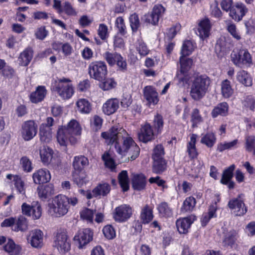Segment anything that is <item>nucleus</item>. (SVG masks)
Listing matches in <instances>:
<instances>
[{
    "label": "nucleus",
    "mask_w": 255,
    "mask_h": 255,
    "mask_svg": "<svg viewBox=\"0 0 255 255\" xmlns=\"http://www.w3.org/2000/svg\"><path fill=\"white\" fill-rule=\"evenodd\" d=\"M101 136L108 144L115 143L117 151L122 157H126L125 161L129 159L133 160L139 155L140 148L120 126L113 127L108 131L102 132Z\"/></svg>",
    "instance_id": "f257e3e1"
},
{
    "label": "nucleus",
    "mask_w": 255,
    "mask_h": 255,
    "mask_svg": "<svg viewBox=\"0 0 255 255\" xmlns=\"http://www.w3.org/2000/svg\"><path fill=\"white\" fill-rule=\"evenodd\" d=\"M81 133V128L79 124L75 120H71L67 126H60L57 131L56 138L61 146H66L68 141L72 144L77 142L75 135H79Z\"/></svg>",
    "instance_id": "f03ea898"
},
{
    "label": "nucleus",
    "mask_w": 255,
    "mask_h": 255,
    "mask_svg": "<svg viewBox=\"0 0 255 255\" xmlns=\"http://www.w3.org/2000/svg\"><path fill=\"white\" fill-rule=\"evenodd\" d=\"M190 95L195 101L202 99L208 91L210 84V79L206 75L194 74L191 78Z\"/></svg>",
    "instance_id": "7ed1b4c3"
},
{
    "label": "nucleus",
    "mask_w": 255,
    "mask_h": 255,
    "mask_svg": "<svg viewBox=\"0 0 255 255\" xmlns=\"http://www.w3.org/2000/svg\"><path fill=\"white\" fill-rule=\"evenodd\" d=\"M69 207L67 196L60 194L56 196L48 204V212L53 217H61L68 213Z\"/></svg>",
    "instance_id": "20e7f679"
},
{
    "label": "nucleus",
    "mask_w": 255,
    "mask_h": 255,
    "mask_svg": "<svg viewBox=\"0 0 255 255\" xmlns=\"http://www.w3.org/2000/svg\"><path fill=\"white\" fill-rule=\"evenodd\" d=\"M53 90L64 100L70 99L74 93V89L71 80L62 77L55 81Z\"/></svg>",
    "instance_id": "39448f33"
},
{
    "label": "nucleus",
    "mask_w": 255,
    "mask_h": 255,
    "mask_svg": "<svg viewBox=\"0 0 255 255\" xmlns=\"http://www.w3.org/2000/svg\"><path fill=\"white\" fill-rule=\"evenodd\" d=\"M54 248L59 254L65 255L71 250V241L66 233L64 231H58L53 238Z\"/></svg>",
    "instance_id": "423d86ee"
},
{
    "label": "nucleus",
    "mask_w": 255,
    "mask_h": 255,
    "mask_svg": "<svg viewBox=\"0 0 255 255\" xmlns=\"http://www.w3.org/2000/svg\"><path fill=\"white\" fill-rule=\"evenodd\" d=\"M231 59L236 66L240 68L248 67L252 63L251 54L245 49L233 51L231 54Z\"/></svg>",
    "instance_id": "0eeeda50"
},
{
    "label": "nucleus",
    "mask_w": 255,
    "mask_h": 255,
    "mask_svg": "<svg viewBox=\"0 0 255 255\" xmlns=\"http://www.w3.org/2000/svg\"><path fill=\"white\" fill-rule=\"evenodd\" d=\"M88 70L91 77L98 81L103 80L107 74L106 64L101 61L92 62Z\"/></svg>",
    "instance_id": "6e6552de"
},
{
    "label": "nucleus",
    "mask_w": 255,
    "mask_h": 255,
    "mask_svg": "<svg viewBox=\"0 0 255 255\" xmlns=\"http://www.w3.org/2000/svg\"><path fill=\"white\" fill-rule=\"evenodd\" d=\"M37 132V125L33 120L24 122L20 130L22 139L26 141L32 139Z\"/></svg>",
    "instance_id": "1a4fd4ad"
},
{
    "label": "nucleus",
    "mask_w": 255,
    "mask_h": 255,
    "mask_svg": "<svg viewBox=\"0 0 255 255\" xmlns=\"http://www.w3.org/2000/svg\"><path fill=\"white\" fill-rule=\"evenodd\" d=\"M93 239V233L90 229L80 230L74 238L75 244L79 249H82Z\"/></svg>",
    "instance_id": "9d476101"
},
{
    "label": "nucleus",
    "mask_w": 255,
    "mask_h": 255,
    "mask_svg": "<svg viewBox=\"0 0 255 255\" xmlns=\"http://www.w3.org/2000/svg\"><path fill=\"white\" fill-rule=\"evenodd\" d=\"M132 215V209L128 205L123 204L115 208L113 218L119 222H124L129 219Z\"/></svg>",
    "instance_id": "9b49d317"
},
{
    "label": "nucleus",
    "mask_w": 255,
    "mask_h": 255,
    "mask_svg": "<svg viewBox=\"0 0 255 255\" xmlns=\"http://www.w3.org/2000/svg\"><path fill=\"white\" fill-rule=\"evenodd\" d=\"M196 220L194 215H190L184 218H179L176 222L178 232L180 234H187L191 225Z\"/></svg>",
    "instance_id": "f8f14e48"
},
{
    "label": "nucleus",
    "mask_w": 255,
    "mask_h": 255,
    "mask_svg": "<svg viewBox=\"0 0 255 255\" xmlns=\"http://www.w3.org/2000/svg\"><path fill=\"white\" fill-rule=\"evenodd\" d=\"M43 233L37 229L30 231L27 240L31 246L35 248H41L43 245Z\"/></svg>",
    "instance_id": "ddd939ff"
},
{
    "label": "nucleus",
    "mask_w": 255,
    "mask_h": 255,
    "mask_svg": "<svg viewBox=\"0 0 255 255\" xmlns=\"http://www.w3.org/2000/svg\"><path fill=\"white\" fill-rule=\"evenodd\" d=\"M138 137L140 141L146 143L151 141L154 138V132L150 124L145 122L141 125L138 133Z\"/></svg>",
    "instance_id": "4468645a"
},
{
    "label": "nucleus",
    "mask_w": 255,
    "mask_h": 255,
    "mask_svg": "<svg viewBox=\"0 0 255 255\" xmlns=\"http://www.w3.org/2000/svg\"><path fill=\"white\" fill-rule=\"evenodd\" d=\"M228 206L236 216H243L247 211L243 201L240 197L230 200Z\"/></svg>",
    "instance_id": "2eb2a0df"
},
{
    "label": "nucleus",
    "mask_w": 255,
    "mask_h": 255,
    "mask_svg": "<svg viewBox=\"0 0 255 255\" xmlns=\"http://www.w3.org/2000/svg\"><path fill=\"white\" fill-rule=\"evenodd\" d=\"M211 29V24L209 19L204 18L198 22L197 33L200 38L204 39L210 35Z\"/></svg>",
    "instance_id": "dca6fc26"
},
{
    "label": "nucleus",
    "mask_w": 255,
    "mask_h": 255,
    "mask_svg": "<svg viewBox=\"0 0 255 255\" xmlns=\"http://www.w3.org/2000/svg\"><path fill=\"white\" fill-rule=\"evenodd\" d=\"M143 96L149 106H154L159 101L158 93L152 86H147L144 88Z\"/></svg>",
    "instance_id": "f3484780"
},
{
    "label": "nucleus",
    "mask_w": 255,
    "mask_h": 255,
    "mask_svg": "<svg viewBox=\"0 0 255 255\" xmlns=\"http://www.w3.org/2000/svg\"><path fill=\"white\" fill-rule=\"evenodd\" d=\"M248 11L245 5L241 3H237L230 10V16L235 20H241Z\"/></svg>",
    "instance_id": "a211bd4d"
},
{
    "label": "nucleus",
    "mask_w": 255,
    "mask_h": 255,
    "mask_svg": "<svg viewBox=\"0 0 255 255\" xmlns=\"http://www.w3.org/2000/svg\"><path fill=\"white\" fill-rule=\"evenodd\" d=\"M235 168L234 164L231 165L223 172L220 182L224 185H227L229 189H233L235 187V183L231 181L233 176V171Z\"/></svg>",
    "instance_id": "6ab92c4d"
},
{
    "label": "nucleus",
    "mask_w": 255,
    "mask_h": 255,
    "mask_svg": "<svg viewBox=\"0 0 255 255\" xmlns=\"http://www.w3.org/2000/svg\"><path fill=\"white\" fill-rule=\"evenodd\" d=\"M33 181L35 184L47 183L51 179L49 171L46 169H40L35 171L32 176Z\"/></svg>",
    "instance_id": "aec40b11"
},
{
    "label": "nucleus",
    "mask_w": 255,
    "mask_h": 255,
    "mask_svg": "<svg viewBox=\"0 0 255 255\" xmlns=\"http://www.w3.org/2000/svg\"><path fill=\"white\" fill-rule=\"evenodd\" d=\"M72 176L73 182L79 187L86 185L89 181L88 175L84 171L73 170Z\"/></svg>",
    "instance_id": "412c9836"
},
{
    "label": "nucleus",
    "mask_w": 255,
    "mask_h": 255,
    "mask_svg": "<svg viewBox=\"0 0 255 255\" xmlns=\"http://www.w3.org/2000/svg\"><path fill=\"white\" fill-rule=\"evenodd\" d=\"M119 107V101L117 98L108 100L103 105V111L107 115L114 114Z\"/></svg>",
    "instance_id": "4be33fe9"
},
{
    "label": "nucleus",
    "mask_w": 255,
    "mask_h": 255,
    "mask_svg": "<svg viewBox=\"0 0 255 255\" xmlns=\"http://www.w3.org/2000/svg\"><path fill=\"white\" fill-rule=\"evenodd\" d=\"M38 197L42 200H45L54 194V186L52 184L40 185L37 188Z\"/></svg>",
    "instance_id": "5701e85b"
},
{
    "label": "nucleus",
    "mask_w": 255,
    "mask_h": 255,
    "mask_svg": "<svg viewBox=\"0 0 255 255\" xmlns=\"http://www.w3.org/2000/svg\"><path fill=\"white\" fill-rule=\"evenodd\" d=\"M221 94L225 99H229L231 97L234 90L232 88L231 82L228 79L223 80L221 83Z\"/></svg>",
    "instance_id": "b1692460"
},
{
    "label": "nucleus",
    "mask_w": 255,
    "mask_h": 255,
    "mask_svg": "<svg viewBox=\"0 0 255 255\" xmlns=\"http://www.w3.org/2000/svg\"><path fill=\"white\" fill-rule=\"evenodd\" d=\"M145 176L143 174H134L132 178V187L137 190H143L146 185Z\"/></svg>",
    "instance_id": "393cba45"
},
{
    "label": "nucleus",
    "mask_w": 255,
    "mask_h": 255,
    "mask_svg": "<svg viewBox=\"0 0 255 255\" xmlns=\"http://www.w3.org/2000/svg\"><path fill=\"white\" fill-rule=\"evenodd\" d=\"M236 79L241 84L246 87L252 85V79L250 74L246 71L241 70L236 74Z\"/></svg>",
    "instance_id": "a878e982"
},
{
    "label": "nucleus",
    "mask_w": 255,
    "mask_h": 255,
    "mask_svg": "<svg viewBox=\"0 0 255 255\" xmlns=\"http://www.w3.org/2000/svg\"><path fill=\"white\" fill-rule=\"evenodd\" d=\"M46 94V90L44 86H38L36 91L32 93L30 96L32 103H37L42 101Z\"/></svg>",
    "instance_id": "bb28decb"
},
{
    "label": "nucleus",
    "mask_w": 255,
    "mask_h": 255,
    "mask_svg": "<svg viewBox=\"0 0 255 255\" xmlns=\"http://www.w3.org/2000/svg\"><path fill=\"white\" fill-rule=\"evenodd\" d=\"M89 164L88 159L84 156L74 157L73 161L74 170L83 171V168Z\"/></svg>",
    "instance_id": "cd10ccee"
},
{
    "label": "nucleus",
    "mask_w": 255,
    "mask_h": 255,
    "mask_svg": "<svg viewBox=\"0 0 255 255\" xmlns=\"http://www.w3.org/2000/svg\"><path fill=\"white\" fill-rule=\"evenodd\" d=\"M111 190L110 185L107 183H103L98 184L92 191L94 196L95 197L98 196H106L109 194Z\"/></svg>",
    "instance_id": "c85d7f7f"
},
{
    "label": "nucleus",
    "mask_w": 255,
    "mask_h": 255,
    "mask_svg": "<svg viewBox=\"0 0 255 255\" xmlns=\"http://www.w3.org/2000/svg\"><path fill=\"white\" fill-rule=\"evenodd\" d=\"M140 218L143 224H148L153 219L152 210L148 205L142 208Z\"/></svg>",
    "instance_id": "c756f323"
},
{
    "label": "nucleus",
    "mask_w": 255,
    "mask_h": 255,
    "mask_svg": "<svg viewBox=\"0 0 255 255\" xmlns=\"http://www.w3.org/2000/svg\"><path fill=\"white\" fill-rule=\"evenodd\" d=\"M33 57V51L31 48H27L22 52L18 58L19 63L23 66H27Z\"/></svg>",
    "instance_id": "7c9ffc66"
},
{
    "label": "nucleus",
    "mask_w": 255,
    "mask_h": 255,
    "mask_svg": "<svg viewBox=\"0 0 255 255\" xmlns=\"http://www.w3.org/2000/svg\"><path fill=\"white\" fill-rule=\"evenodd\" d=\"M39 135L41 141L44 142H49L52 137L51 128H49L44 124H42L40 127Z\"/></svg>",
    "instance_id": "2f4dec72"
},
{
    "label": "nucleus",
    "mask_w": 255,
    "mask_h": 255,
    "mask_svg": "<svg viewBox=\"0 0 255 255\" xmlns=\"http://www.w3.org/2000/svg\"><path fill=\"white\" fill-rule=\"evenodd\" d=\"M239 232L238 230H232L230 231L225 236L224 242L225 244L231 248L237 246L236 242L237 240Z\"/></svg>",
    "instance_id": "473e14b6"
},
{
    "label": "nucleus",
    "mask_w": 255,
    "mask_h": 255,
    "mask_svg": "<svg viewBox=\"0 0 255 255\" xmlns=\"http://www.w3.org/2000/svg\"><path fill=\"white\" fill-rule=\"evenodd\" d=\"M77 110L82 114H89L92 110L89 102L85 99H80L76 102Z\"/></svg>",
    "instance_id": "72a5a7b5"
},
{
    "label": "nucleus",
    "mask_w": 255,
    "mask_h": 255,
    "mask_svg": "<svg viewBox=\"0 0 255 255\" xmlns=\"http://www.w3.org/2000/svg\"><path fill=\"white\" fill-rule=\"evenodd\" d=\"M197 135L196 134H192L190 140L187 144V151L189 156L194 158L197 157L198 153L196 148V142Z\"/></svg>",
    "instance_id": "f704fd0d"
},
{
    "label": "nucleus",
    "mask_w": 255,
    "mask_h": 255,
    "mask_svg": "<svg viewBox=\"0 0 255 255\" xmlns=\"http://www.w3.org/2000/svg\"><path fill=\"white\" fill-rule=\"evenodd\" d=\"M4 250L10 255H19L21 253V247L15 244L11 240H8L6 245L4 246Z\"/></svg>",
    "instance_id": "c9c22d12"
},
{
    "label": "nucleus",
    "mask_w": 255,
    "mask_h": 255,
    "mask_svg": "<svg viewBox=\"0 0 255 255\" xmlns=\"http://www.w3.org/2000/svg\"><path fill=\"white\" fill-rule=\"evenodd\" d=\"M228 105L226 102L218 104L213 110L211 113L212 116L213 118H216L219 115L225 116L228 113Z\"/></svg>",
    "instance_id": "e433bc0d"
},
{
    "label": "nucleus",
    "mask_w": 255,
    "mask_h": 255,
    "mask_svg": "<svg viewBox=\"0 0 255 255\" xmlns=\"http://www.w3.org/2000/svg\"><path fill=\"white\" fill-rule=\"evenodd\" d=\"M15 225L13 231L15 232H25L28 229V222L26 218L22 216H20L15 221Z\"/></svg>",
    "instance_id": "4c0bfd02"
},
{
    "label": "nucleus",
    "mask_w": 255,
    "mask_h": 255,
    "mask_svg": "<svg viewBox=\"0 0 255 255\" xmlns=\"http://www.w3.org/2000/svg\"><path fill=\"white\" fill-rule=\"evenodd\" d=\"M196 200L193 197H188L184 201L181 211L183 213L192 211L196 205Z\"/></svg>",
    "instance_id": "58836bf2"
},
{
    "label": "nucleus",
    "mask_w": 255,
    "mask_h": 255,
    "mask_svg": "<svg viewBox=\"0 0 255 255\" xmlns=\"http://www.w3.org/2000/svg\"><path fill=\"white\" fill-rule=\"evenodd\" d=\"M153 160L154 161L152 167L153 172L160 174L165 170L166 168V163L163 158Z\"/></svg>",
    "instance_id": "ea45409f"
},
{
    "label": "nucleus",
    "mask_w": 255,
    "mask_h": 255,
    "mask_svg": "<svg viewBox=\"0 0 255 255\" xmlns=\"http://www.w3.org/2000/svg\"><path fill=\"white\" fill-rule=\"evenodd\" d=\"M118 179L123 191H128L129 189V180L127 171L126 170H123L120 172L118 176Z\"/></svg>",
    "instance_id": "a19ab883"
},
{
    "label": "nucleus",
    "mask_w": 255,
    "mask_h": 255,
    "mask_svg": "<svg viewBox=\"0 0 255 255\" xmlns=\"http://www.w3.org/2000/svg\"><path fill=\"white\" fill-rule=\"evenodd\" d=\"M216 141V137L213 132H208L204 135L201 139V143L206 145L208 147L214 146Z\"/></svg>",
    "instance_id": "79ce46f5"
},
{
    "label": "nucleus",
    "mask_w": 255,
    "mask_h": 255,
    "mask_svg": "<svg viewBox=\"0 0 255 255\" xmlns=\"http://www.w3.org/2000/svg\"><path fill=\"white\" fill-rule=\"evenodd\" d=\"M40 155L42 161L44 163H48L52 158L53 151L48 147L43 146V148L40 150Z\"/></svg>",
    "instance_id": "37998d69"
},
{
    "label": "nucleus",
    "mask_w": 255,
    "mask_h": 255,
    "mask_svg": "<svg viewBox=\"0 0 255 255\" xmlns=\"http://www.w3.org/2000/svg\"><path fill=\"white\" fill-rule=\"evenodd\" d=\"M95 213V210L85 208L81 210L80 214V217L82 220L92 223L93 222V218Z\"/></svg>",
    "instance_id": "c03bdc74"
},
{
    "label": "nucleus",
    "mask_w": 255,
    "mask_h": 255,
    "mask_svg": "<svg viewBox=\"0 0 255 255\" xmlns=\"http://www.w3.org/2000/svg\"><path fill=\"white\" fill-rule=\"evenodd\" d=\"M194 49V45L190 40H186L184 42L181 53L182 56H186L191 54Z\"/></svg>",
    "instance_id": "a18cd8bd"
},
{
    "label": "nucleus",
    "mask_w": 255,
    "mask_h": 255,
    "mask_svg": "<svg viewBox=\"0 0 255 255\" xmlns=\"http://www.w3.org/2000/svg\"><path fill=\"white\" fill-rule=\"evenodd\" d=\"M181 71L184 73L189 70L191 67L193 61L191 59L181 56L180 59Z\"/></svg>",
    "instance_id": "49530a36"
},
{
    "label": "nucleus",
    "mask_w": 255,
    "mask_h": 255,
    "mask_svg": "<svg viewBox=\"0 0 255 255\" xmlns=\"http://www.w3.org/2000/svg\"><path fill=\"white\" fill-rule=\"evenodd\" d=\"M120 54L117 52L111 53L107 51L104 54L103 56L109 65L113 66L116 64L118 58H120Z\"/></svg>",
    "instance_id": "de8ad7c7"
},
{
    "label": "nucleus",
    "mask_w": 255,
    "mask_h": 255,
    "mask_svg": "<svg viewBox=\"0 0 255 255\" xmlns=\"http://www.w3.org/2000/svg\"><path fill=\"white\" fill-rule=\"evenodd\" d=\"M42 209L40 203L38 201L32 202V209L31 217L34 220L38 219L41 216Z\"/></svg>",
    "instance_id": "09e8293b"
},
{
    "label": "nucleus",
    "mask_w": 255,
    "mask_h": 255,
    "mask_svg": "<svg viewBox=\"0 0 255 255\" xmlns=\"http://www.w3.org/2000/svg\"><path fill=\"white\" fill-rule=\"evenodd\" d=\"M158 210L159 214L163 217H169L172 215V210L165 202L161 203L158 206Z\"/></svg>",
    "instance_id": "8fccbe9b"
},
{
    "label": "nucleus",
    "mask_w": 255,
    "mask_h": 255,
    "mask_svg": "<svg viewBox=\"0 0 255 255\" xmlns=\"http://www.w3.org/2000/svg\"><path fill=\"white\" fill-rule=\"evenodd\" d=\"M216 208L214 207H210L208 214L203 215L201 218V222L204 226H205L209 220L215 216Z\"/></svg>",
    "instance_id": "3c124183"
},
{
    "label": "nucleus",
    "mask_w": 255,
    "mask_h": 255,
    "mask_svg": "<svg viewBox=\"0 0 255 255\" xmlns=\"http://www.w3.org/2000/svg\"><path fill=\"white\" fill-rule=\"evenodd\" d=\"M102 158L106 167L110 168L112 170L115 168L116 165L115 161L108 152H105L102 155Z\"/></svg>",
    "instance_id": "603ef678"
},
{
    "label": "nucleus",
    "mask_w": 255,
    "mask_h": 255,
    "mask_svg": "<svg viewBox=\"0 0 255 255\" xmlns=\"http://www.w3.org/2000/svg\"><path fill=\"white\" fill-rule=\"evenodd\" d=\"M237 143V139H235L230 142L220 143L217 145V150L220 152H222L225 150L229 149L235 147Z\"/></svg>",
    "instance_id": "864d4df0"
},
{
    "label": "nucleus",
    "mask_w": 255,
    "mask_h": 255,
    "mask_svg": "<svg viewBox=\"0 0 255 255\" xmlns=\"http://www.w3.org/2000/svg\"><path fill=\"white\" fill-rule=\"evenodd\" d=\"M130 25L133 32L136 31L140 26V22L137 14L133 13L129 17Z\"/></svg>",
    "instance_id": "5fc2aeb1"
},
{
    "label": "nucleus",
    "mask_w": 255,
    "mask_h": 255,
    "mask_svg": "<svg viewBox=\"0 0 255 255\" xmlns=\"http://www.w3.org/2000/svg\"><path fill=\"white\" fill-rule=\"evenodd\" d=\"M20 163L24 171L30 172L32 170L31 162L27 157L23 156L21 157L20 160Z\"/></svg>",
    "instance_id": "6e6d98bb"
},
{
    "label": "nucleus",
    "mask_w": 255,
    "mask_h": 255,
    "mask_svg": "<svg viewBox=\"0 0 255 255\" xmlns=\"http://www.w3.org/2000/svg\"><path fill=\"white\" fill-rule=\"evenodd\" d=\"M102 124L103 119L97 115L94 116L91 123V127L95 131H98L101 128Z\"/></svg>",
    "instance_id": "4d7b16f0"
},
{
    "label": "nucleus",
    "mask_w": 255,
    "mask_h": 255,
    "mask_svg": "<svg viewBox=\"0 0 255 255\" xmlns=\"http://www.w3.org/2000/svg\"><path fill=\"white\" fill-rule=\"evenodd\" d=\"M103 232L105 236L108 239H113L116 236V232L114 228L111 225L104 227Z\"/></svg>",
    "instance_id": "13d9d810"
},
{
    "label": "nucleus",
    "mask_w": 255,
    "mask_h": 255,
    "mask_svg": "<svg viewBox=\"0 0 255 255\" xmlns=\"http://www.w3.org/2000/svg\"><path fill=\"white\" fill-rule=\"evenodd\" d=\"M116 85V83L113 79H107L102 82L100 86L103 90H109L114 88Z\"/></svg>",
    "instance_id": "bf43d9fd"
},
{
    "label": "nucleus",
    "mask_w": 255,
    "mask_h": 255,
    "mask_svg": "<svg viewBox=\"0 0 255 255\" xmlns=\"http://www.w3.org/2000/svg\"><path fill=\"white\" fill-rule=\"evenodd\" d=\"M164 154V149L161 145H156L153 149L152 154L153 159L162 158V156Z\"/></svg>",
    "instance_id": "052dcab7"
},
{
    "label": "nucleus",
    "mask_w": 255,
    "mask_h": 255,
    "mask_svg": "<svg viewBox=\"0 0 255 255\" xmlns=\"http://www.w3.org/2000/svg\"><path fill=\"white\" fill-rule=\"evenodd\" d=\"M247 29V33L249 34L253 33L255 31V20L252 18L249 19L245 22Z\"/></svg>",
    "instance_id": "680f3d73"
},
{
    "label": "nucleus",
    "mask_w": 255,
    "mask_h": 255,
    "mask_svg": "<svg viewBox=\"0 0 255 255\" xmlns=\"http://www.w3.org/2000/svg\"><path fill=\"white\" fill-rule=\"evenodd\" d=\"M145 21L153 25H156L159 20V18L152 11H151V13L145 15Z\"/></svg>",
    "instance_id": "e2e57ef3"
},
{
    "label": "nucleus",
    "mask_w": 255,
    "mask_h": 255,
    "mask_svg": "<svg viewBox=\"0 0 255 255\" xmlns=\"http://www.w3.org/2000/svg\"><path fill=\"white\" fill-rule=\"evenodd\" d=\"M98 35L102 40L106 39L108 37V27L104 24H100L98 29Z\"/></svg>",
    "instance_id": "0e129e2a"
},
{
    "label": "nucleus",
    "mask_w": 255,
    "mask_h": 255,
    "mask_svg": "<svg viewBox=\"0 0 255 255\" xmlns=\"http://www.w3.org/2000/svg\"><path fill=\"white\" fill-rule=\"evenodd\" d=\"M92 21V18H90L86 15H82L79 19V23L83 27L89 26Z\"/></svg>",
    "instance_id": "69168bd1"
},
{
    "label": "nucleus",
    "mask_w": 255,
    "mask_h": 255,
    "mask_svg": "<svg viewBox=\"0 0 255 255\" xmlns=\"http://www.w3.org/2000/svg\"><path fill=\"white\" fill-rule=\"evenodd\" d=\"M245 232L248 236L252 237L255 235V222L253 221L246 226Z\"/></svg>",
    "instance_id": "338daca9"
},
{
    "label": "nucleus",
    "mask_w": 255,
    "mask_h": 255,
    "mask_svg": "<svg viewBox=\"0 0 255 255\" xmlns=\"http://www.w3.org/2000/svg\"><path fill=\"white\" fill-rule=\"evenodd\" d=\"M62 11H64L66 14L69 15H76L77 14L70 4L67 2H65L64 4L62 9Z\"/></svg>",
    "instance_id": "774afa93"
}]
</instances>
